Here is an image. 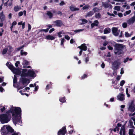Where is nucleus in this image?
<instances>
[{
	"mask_svg": "<svg viewBox=\"0 0 135 135\" xmlns=\"http://www.w3.org/2000/svg\"><path fill=\"white\" fill-rule=\"evenodd\" d=\"M70 9L72 11H78L79 9L78 8H76V7L72 5L70 7Z\"/></svg>",
	"mask_w": 135,
	"mask_h": 135,
	"instance_id": "nucleus-20",
	"label": "nucleus"
},
{
	"mask_svg": "<svg viewBox=\"0 0 135 135\" xmlns=\"http://www.w3.org/2000/svg\"><path fill=\"white\" fill-rule=\"evenodd\" d=\"M89 6V5L87 4L83 7L82 8L83 10L88 9Z\"/></svg>",
	"mask_w": 135,
	"mask_h": 135,
	"instance_id": "nucleus-36",
	"label": "nucleus"
},
{
	"mask_svg": "<svg viewBox=\"0 0 135 135\" xmlns=\"http://www.w3.org/2000/svg\"><path fill=\"white\" fill-rule=\"evenodd\" d=\"M128 110L131 112H133L135 111V108L134 102L132 101L129 103Z\"/></svg>",
	"mask_w": 135,
	"mask_h": 135,
	"instance_id": "nucleus-6",
	"label": "nucleus"
},
{
	"mask_svg": "<svg viewBox=\"0 0 135 135\" xmlns=\"http://www.w3.org/2000/svg\"><path fill=\"white\" fill-rule=\"evenodd\" d=\"M10 118L8 115L4 114L0 115V121L2 123H8L10 120Z\"/></svg>",
	"mask_w": 135,
	"mask_h": 135,
	"instance_id": "nucleus-4",
	"label": "nucleus"
},
{
	"mask_svg": "<svg viewBox=\"0 0 135 135\" xmlns=\"http://www.w3.org/2000/svg\"><path fill=\"white\" fill-rule=\"evenodd\" d=\"M112 31L113 35L116 36H118L120 32V30H118L117 28L115 27L112 28Z\"/></svg>",
	"mask_w": 135,
	"mask_h": 135,
	"instance_id": "nucleus-9",
	"label": "nucleus"
},
{
	"mask_svg": "<svg viewBox=\"0 0 135 135\" xmlns=\"http://www.w3.org/2000/svg\"><path fill=\"white\" fill-rule=\"evenodd\" d=\"M74 42V40L73 39H71L70 41V42L71 44H73Z\"/></svg>",
	"mask_w": 135,
	"mask_h": 135,
	"instance_id": "nucleus-61",
	"label": "nucleus"
},
{
	"mask_svg": "<svg viewBox=\"0 0 135 135\" xmlns=\"http://www.w3.org/2000/svg\"><path fill=\"white\" fill-rule=\"evenodd\" d=\"M107 13L108 15L109 16H112L114 17L115 16L113 14H111L108 12H107Z\"/></svg>",
	"mask_w": 135,
	"mask_h": 135,
	"instance_id": "nucleus-60",
	"label": "nucleus"
},
{
	"mask_svg": "<svg viewBox=\"0 0 135 135\" xmlns=\"http://www.w3.org/2000/svg\"><path fill=\"white\" fill-rule=\"evenodd\" d=\"M89 61V58L88 57H86L85 59V62L86 63L88 61Z\"/></svg>",
	"mask_w": 135,
	"mask_h": 135,
	"instance_id": "nucleus-55",
	"label": "nucleus"
},
{
	"mask_svg": "<svg viewBox=\"0 0 135 135\" xmlns=\"http://www.w3.org/2000/svg\"><path fill=\"white\" fill-rule=\"evenodd\" d=\"M6 65L14 74L16 75H21V78L20 79V85L21 86L17 87L18 90L23 88L29 83V81L27 79L23 78L22 77L29 76L31 77H35L36 76L35 71L32 69H30L28 71H27V70L26 69H23L21 71L18 69H16L9 62H7Z\"/></svg>",
	"mask_w": 135,
	"mask_h": 135,
	"instance_id": "nucleus-1",
	"label": "nucleus"
},
{
	"mask_svg": "<svg viewBox=\"0 0 135 135\" xmlns=\"http://www.w3.org/2000/svg\"><path fill=\"white\" fill-rule=\"evenodd\" d=\"M57 14L59 15L60 16H61L62 15V13L60 11H58L57 13Z\"/></svg>",
	"mask_w": 135,
	"mask_h": 135,
	"instance_id": "nucleus-62",
	"label": "nucleus"
},
{
	"mask_svg": "<svg viewBox=\"0 0 135 135\" xmlns=\"http://www.w3.org/2000/svg\"><path fill=\"white\" fill-rule=\"evenodd\" d=\"M84 30V29H80V30H76L74 31V32L75 33H77V32H81Z\"/></svg>",
	"mask_w": 135,
	"mask_h": 135,
	"instance_id": "nucleus-42",
	"label": "nucleus"
},
{
	"mask_svg": "<svg viewBox=\"0 0 135 135\" xmlns=\"http://www.w3.org/2000/svg\"><path fill=\"white\" fill-rule=\"evenodd\" d=\"M125 131L124 127H122L121 128L120 132V134L121 135H124Z\"/></svg>",
	"mask_w": 135,
	"mask_h": 135,
	"instance_id": "nucleus-21",
	"label": "nucleus"
},
{
	"mask_svg": "<svg viewBox=\"0 0 135 135\" xmlns=\"http://www.w3.org/2000/svg\"><path fill=\"white\" fill-rule=\"evenodd\" d=\"M129 45L130 47H132L134 46V44L130 42L129 43Z\"/></svg>",
	"mask_w": 135,
	"mask_h": 135,
	"instance_id": "nucleus-50",
	"label": "nucleus"
},
{
	"mask_svg": "<svg viewBox=\"0 0 135 135\" xmlns=\"http://www.w3.org/2000/svg\"><path fill=\"white\" fill-rule=\"evenodd\" d=\"M47 15L49 16L50 18H52L53 16L52 14L50 11L47 12Z\"/></svg>",
	"mask_w": 135,
	"mask_h": 135,
	"instance_id": "nucleus-27",
	"label": "nucleus"
},
{
	"mask_svg": "<svg viewBox=\"0 0 135 135\" xmlns=\"http://www.w3.org/2000/svg\"><path fill=\"white\" fill-rule=\"evenodd\" d=\"M55 29L54 28H51V29H50L49 31V32L50 33H52V32L53 31H54L55 30Z\"/></svg>",
	"mask_w": 135,
	"mask_h": 135,
	"instance_id": "nucleus-56",
	"label": "nucleus"
},
{
	"mask_svg": "<svg viewBox=\"0 0 135 135\" xmlns=\"http://www.w3.org/2000/svg\"><path fill=\"white\" fill-rule=\"evenodd\" d=\"M28 64V62L26 60H24L23 61L22 64L23 65H27Z\"/></svg>",
	"mask_w": 135,
	"mask_h": 135,
	"instance_id": "nucleus-33",
	"label": "nucleus"
},
{
	"mask_svg": "<svg viewBox=\"0 0 135 135\" xmlns=\"http://www.w3.org/2000/svg\"><path fill=\"white\" fill-rule=\"evenodd\" d=\"M20 64V62L19 61H17L15 63V65L16 67H17L18 65Z\"/></svg>",
	"mask_w": 135,
	"mask_h": 135,
	"instance_id": "nucleus-51",
	"label": "nucleus"
},
{
	"mask_svg": "<svg viewBox=\"0 0 135 135\" xmlns=\"http://www.w3.org/2000/svg\"><path fill=\"white\" fill-rule=\"evenodd\" d=\"M101 66L103 68H104L105 66V64L104 63H102L101 65Z\"/></svg>",
	"mask_w": 135,
	"mask_h": 135,
	"instance_id": "nucleus-63",
	"label": "nucleus"
},
{
	"mask_svg": "<svg viewBox=\"0 0 135 135\" xmlns=\"http://www.w3.org/2000/svg\"><path fill=\"white\" fill-rule=\"evenodd\" d=\"M108 43V42L107 41H105L103 44V46H106Z\"/></svg>",
	"mask_w": 135,
	"mask_h": 135,
	"instance_id": "nucleus-47",
	"label": "nucleus"
},
{
	"mask_svg": "<svg viewBox=\"0 0 135 135\" xmlns=\"http://www.w3.org/2000/svg\"><path fill=\"white\" fill-rule=\"evenodd\" d=\"M59 101L60 102L62 103H64L65 102L66 100L65 97H63L60 99Z\"/></svg>",
	"mask_w": 135,
	"mask_h": 135,
	"instance_id": "nucleus-29",
	"label": "nucleus"
},
{
	"mask_svg": "<svg viewBox=\"0 0 135 135\" xmlns=\"http://www.w3.org/2000/svg\"><path fill=\"white\" fill-rule=\"evenodd\" d=\"M111 30L109 28H105L104 30V33L105 34H107L110 32Z\"/></svg>",
	"mask_w": 135,
	"mask_h": 135,
	"instance_id": "nucleus-22",
	"label": "nucleus"
},
{
	"mask_svg": "<svg viewBox=\"0 0 135 135\" xmlns=\"http://www.w3.org/2000/svg\"><path fill=\"white\" fill-rule=\"evenodd\" d=\"M16 24H17V22H16V21H14L13 22V23H12V26L10 27L11 31H12V28L13 27V26L16 25Z\"/></svg>",
	"mask_w": 135,
	"mask_h": 135,
	"instance_id": "nucleus-28",
	"label": "nucleus"
},
{
	"mask_svg": "<svg viewBox=\"0 0 135 135\" xmlns=\"http://www.w3.org/2000/svg\"><path fill=\"white\" fill-rule=\"evenodd\" d=\"M99 9L98 8H95L93 9L92 11H93V12H94V13L95 12H97L99 11Z\"/></svg>",
	"mask_w": 135,
	"mask_h": 135,
	"instance_id": "nucleus-40",
	"label": "nucleus"
},
{
	"mask_svg": "<svg viewBox=\"0 0 135 135\" xmlns=\"http://www.w3.org/2000/svg\"><path fill=\"white\" fill-rule=\"evenodd\" d=\"M101 15L99 13H96L95 15V18L97 19H99L101 17Z\"/></svg>",
	"mask_w": 135,
	"mask_h": 135,
	"instance_id": "nucleus-26",
	"label": "nucleus"
},
{
	"mask_svg": "<svg viewBox=\"0 0 135 135\" xmlns=\"http://www.w3.org/2000/svg\"><path fill=\"white\" fill-rule=\"evenodd\" d=\"M129 60V58L128 57L126 59H124V62L126 63Z\"/></svg>",
	"mask_w": 135,
	"mask_h": 135,
	"instance_id": "nucleus-59",
	"label": "nucleus"
},
{
	"mask_svg": "<svg viewBox=\"0 0 135 135\" xmlns=\"http://www.w3.org/2000/svg\"><path fill=\"white\" fill-rule=\"evenodd\" d=\"M21 55H27V53L25 52H23V50H22L21 51Z\"/></svg>",
	"mask_w": 135,
	"mask_h": 135,
	"instance_id": "nucleus-38",
	"label": "nucleus"
},
{
	"mask_svg": "<svg viewBox=\"0 0 135 135\" xmlns=\"http://www.w3.org/2000/svg\"><path fill=\"white\" fill-rule=\"evenodd\" d=\"M20 9V8L18 6H15L14 8V10L15 12H17L19 11Z\"/></svg>",
	"mask_w": 135,
	"mask_h": 135,
	"instance_id": "nucleus-31",
	"label": "nucleus"
},
{
	"mask_svg": "<svg viewBox=\"0 0 135 135\" xmlns=\"http://www.w3.org/2000/svg\"><path fill=\"white\" fill-rule=\"evenodd\" d=\"M2 130H4L6 132V131L8 132H12L13 131V130L12 128L9 126L8 125H4L1 128Z\"/></svg>",
	"mask_w": 135,
	"mask_h": 135,
	"instance_id": "nucleus-5",
	"label": "nucleus"
},
{
	"mask_svg": "<svg viewBox=\"0 0 135 135\" xmlns=\"http://www.w3.org/2000/svg\"><path fill=\"white\" fill-rule=\"evenodd\" d=\"M28 30L29 31L31 30V25L29 24H28Z\"/></svg>",
	"mask_w": 135,
	"mask_h": 135,
	"instance_id": "nucleus-58",
	"label": "nucleus"
},
{
	"mask_svg": "<svg viewBox=\"0 0 135 135\" xmlns=\"http://www.w3.org/2000/svg\"><path fill=\"white\" fill-rule=\"evenodd\" d=\"M134 16L130 18H129L127 22V23L129 25L133 24L135 22V11L134 12Z\"/></svg>",
	"mask_w": 135,
	"mask_h": 135,
	"instance_id": "nucleus-8",
	"label": "nucleus"
},
{
	"mask_svg": "<svg viewBox=\"0 0 135 135\" xmlns=\"http://www.w3.org/2000/svg\"><path fill=\"white\" fill-rule=\"evenodd\" d=\"M7 51V49H5L3 50L2 52V54L3 55L4 54H6Z\"/></svg>",
	"mask_w": 135,
	"mask_h": 135,
	"instance_id": "nucleus-41",
	"label": "nucleus"
},
{
	"mask_svg": "<svg viewBox=\"0 0 135 135\" xmlns=\"http://www.w3.org/2000/svg\"><path fill=\"white\" fill-rule=\"evenodd\" d=\"M133 33V32H132L131 33H129L127 31H126L124 33V36L126 37H131Z\"/></svg>",
	"mask_w": 135,
	"mask_h": 135,
	"instance_id": "nucleus-18",
	"label": "nucleus"
},
{
	"mask_svg": "<svg viewBox=\"0 0 135 135\" xmlns=\"http://www.w3.org/2000/svg\"><path fill=\"white\" fill-rule=\"evenodd\" d=\"M121 109V110L122 111H123V110L122 109V108H124L125 107V105H122L120 106Z\"/></svg>",
	"mask_w": 135,
	"mask_h": 135,
	"instance_id": "nucleus-53",
	"label": "nucleus"
},
{
	"mask_svg": "<svg viewBox=\"0 0 135 135\" xmlns=\"http://www.w3.org/2000/svg\"><path fill=\"white\" fill-rule=\"evenodd\" d=\"M108 48L109 50H113V47L110 45L108 46Z\"/></svg>",
	"mask_w": 135,
	"mask_h": 135,
	"instance_id": "nucleus-46",
	"label": "nucleus"
},
{
	"mask_svg": "<svg viewBox=\"0 0 135 135\" xmlns=\"http://www.w3.org/2000/svg\"><path fill=\"white\" fill-rule=\"evenodd\" d=\"M94 13V12L93 11H91L87 13L86 14L85 16V17L86 18L88 17H90Z\"/></svg>",
	"mask_w": 135,
	"mask_h": 135,
	"instance_id": "nucleus-17",
	"label": "nucleus"
},
{
	"mask_svg": "<svg viewBox=\"0 0 135 135\" xmlns=\"http://www.w3.org/2000/svg\"><path fill=\"white\" fill-rule=\"evenodd\" d=\"M79 21H81L82 22L80 23V25H83L87 23L88 21L85 19H82L79 20Z\"/></svg>",
	"mask_w": 135,
	"mask_h": 135,
	"instance_id": "nucleus-25",
	"label": "nucleus"
},
{
	"mask_svg": "<svg viewBox=\"0 0 135 135\" xmlns=\"http://www.w3.org/2000/svg\"><path fill=\"white\" fill-rule=\"evenodd\" d=\"M87 77V75L86 74H84L81 77V78L82 79H84L85 78H86Z\"/></svg>",
	"mask_w": 135,
	"mask_h": 135,
	"instance_id": "nucleus-52",
	"label": "nucleus"
},
{
	"mask_svg": "<svg viewBox=\"0 0 135 135\" xmlns=\"http://www.w3.org/2000/svg\"><path fill=\"white\" fill-rule=\"evenodd\" d=\"M112 44L114 47V53L116 55H119L123 53V50H126V47L125 45L122 44H117L114 42Z\"/></svg>",
	"mask_w": 135,
	"mask_h": 135,
	"instance_id": "nucleus-3",
	"label": "nucleus"
},
{
	"mask_svg": "<svg viewBox=\"0 0 135 135\" xmlns=\"http://www.w3.org/2000/svg\"><path fill=\"white\" fill-rule=\"evenodd\" d=\"M117 99L120 101H122L124 100V95L122 94H119L117 96Z\"/></svg>",
	"mask_w": 135,
	"mask_h": 135,
	"instance_id": "nucleus-12",
	"label": "nucleus"
},
{
	"mask_svg": "<svg viewBox=\"0 0 135 135\" xmlns=\"http://www.w3.org/2000/svg\"><path fill=\"white\" fill-rule=\"evenodd\" d=\"M57 35L59 37H61L62 36V35L65 34V32L63 30H62L57 33Z\"/></svg>",
	"mask_w": 135,
	"mask_h": 135,
	"instance_id": "nucleus-19",
	"label": "nucleus"
},
{
	"mask_svg": "<svg viewBox=\"0 0 135 135\" xmlns=\"http://www.w3.org/2000/svg\"><path fill=\"white\" fill-rule=\"evenodd\" d=\"M49 29V28H47L46 29H42L41 30V31H43L45 32H47L48 31Z\"/></svg>",
	"mask_w": 135,
	"mask_h": 135,
	"instance_id": "nucleus-49",
	"label": "nucleus"
},
{
	"mask_svg": "<svg viewBox=\"0 0 135 135\" xmlns=\"http://www.w3.org/2000/svg\"><path fill=\"white\" fill-rule=\"evenodd\" d=\"M17 78L16 76V75H15L14 76V78H13V82L14 84L16 83L17 82Z\"/></svg>",
	"mask_w": 135,
	"mask_h": 135,
	"instance_id": "nucleus-35",
	"label": "nucleus"
},
{
	"mask_svg": "<svg viewBox=\"0 0 135 135\" xmlns=\"http://www.w3.org/2000/svg\"><path fill=\"white\" fill-rule=\"evenodd\" d=\"M55 25L58 26L60 27L62 26V23L61 21L60 20H57L53 22Z\"/></svg>",
	"mask_w": 135,
	"mask_h": 135,
	"instance_id": "nucleus-11",
	"label": "nucleus"
},
{
	"mask_svg": "<svg viewBox=\"0 0 135 135\" xmlns=\"http://www.w3.org/2000/svg\"><path fill=\"white\" fill-rule=\"evenodd\" d=\"M45 38L47 40H52L55 39V37L51 35H48L45 36Z\"/></svg>",
	"mask_w": 135,
	"mask_h": 135,
	"instance_id": "nucleus-13",
	"label": "nucleus"
},
{
	"mask_svg": "<svg viewBox=\"0 0 135 135\" xmlns=\"http://www.w3.org/2000/svg\"><path fill=\"white\" fill-rule=\"evenodd\" d=\"M9 112H11L12 114L13 122L15 124H16L18 122H21L20 114L21 110L20 108L12 106L9 110Z\"/></svg>",
	"mask_w": 135,
	"mask_h": 135,
	"instance_id": "nucleus-2",
	"label": "nucleus"
},
{
	"mask_svg": "<svg viewBox=\"0 0 135 135\" xmlns=\"http://www.w3.org/2000/svg\"><path fill=\"white\" fill-rule=\"evenodd\" d=\"M125 83V81L122 80L120 81V85L121 86H122Z\"/></svg>",
	"mask_w": 135,
	"mask_h": 135,
	"instance_id": "nucleus-37",
	"label": "nucleus"
},
{
	"mask_svg": "<svg viewBox=\"0 0 135 135\" xmlns=\"http://www.w3.org/2000/svg\"><path fill=\"white\" fill-rule=\"evenodd\" d=\"M126 92L127 95L128 97H129L130 96V95L128 93V88H127L126 89Z\"/></svg>",
	"mask_w": 135,
	"mask_h": 135,
	"instance_id": "nucleus-44",
	"label": "nucleus"
},
{
	"mask_svg": "<svg viewBox=\"0 0 135 135\" xmlns=\"http://www.w3.org/2000/svg\"><path fill=\"white\" fill-rule=\"evenodd\" d=\"M122 25L124 28H126L127 26V23L126 22H124L122 24Z\"/></svg>",
	"mask_w": 135,
	"mask_h": 135,
	"instance_id": "nucleus-39",
	"label": "nucleus"
},
{
	"mask_svg": "<svg viewBox=\"0 0 135 135\" xmlns=\"http://www.w3.org/2000/svg\"><path fill=\"white\" fill-rule=\"evenodd\" d=\"M134 127L133 126L132 127V128L129 129V135H134L133 134V132L134 131Z\"/></svg>",
	"mask_w": 135,
	"mask_h": 135,
	"instance_id": "nucleus-23",
	"label": "nucleus"
},
{
	"mask_svg": "<svg viewBox=\"0 0 135 135\" xmlns=\"http://www.w3.org/2000/svg\"><path fill=\"white\" fill-rule=\"evenodd\" d=\"M66 132V131L65 127H63L57 133V135H65Z\"/></svg>",
	"mask_w": 135,
	"mask_h": 135,
	"instance_id": "nucleus-10",
	"label": "nucleus"
},
{
	"mask_svg": "<svg viewBox=\"0 0 135 135\" xmlns=\"http://www.w3.org/2000/svg\"><path fill=\"white\" fill-rule=\"evenodd\" d=\"M114 9L115 10L119 11L120 10V7L119 6H115L114 7Z\"/></svg>",
	"mask_w": 135,
	"mask_h": 135,
	"instance_id": "nucleus-34",
	"label": "nucleus"
},
{
	"mask_svg": "<svg viewBox=\"0 0 135 135\" xmlns=\"http://www.w3.org/2000/svg\"><path fill=\"white\" fill-rule=\"evenodd\" d=\"M120 78H121V76H118L116 78V79L118 81L120 79Z\"/></svg>",
	"mask_w": 135,
	"mask_h": 135,
	"instance_id": "nucleus-64",
	"label": "nucleus"
},
{
	"mask_svg": "<svg viewBox=\"0 0 135 135\" xmlns=\"http://www.w3.org/2000/svg\"><path fill=\"white\" fill-rule=\"evenodd\" d=\"M65 4V3L64 1H61L59 4V5L60 6H62Z\"/></svg>",
	"mask_w": 135,
	"mask_h": 135,
	"instance_id": "nucleus-43",
	"label": "nucleus"
},
{
	"mask_svg": "<svg viewBox=\"0 0 135 135\" xmlns=\"http://www.w3.org/2000/svg\"><path fill=\"white\" fill-rule=\"evenodd\" d=\"M78 48L81 50H83L84 51H86L87 50V47L86 45L84 44H82L80 46H79Z\"/></svg>",
	"mask_w": 135,
	"mask_h": 135,
	"instance_id": "nucleus-14",
	"label": "nucleus"
},
{
	"mask_svg": "<svg viewBox=\"0 0 135 135\" xmlns=\"http://www.w3.org/2000/svg\"><path fill=\"white\" fill-rule=\"evenodd\" d=\"M61 45L64 46V43L65 41V40L64 39V38H61Z\"/></svg>",
	"mask_w": 135,
	"mask_h": 135,
	"instance_id": "nucleus-32",
	"label": "nucleus"
},
{
	"mask_svg": "<svg viewBox=\"0 0 135 135\" xmlns=\"http://www.w3.org/2000/svg\"><path fill=\"white\" fill-rule=\"evenodd\" d=\"M124 73V71L123 68H122L121 69L120 74H123Z\"/></svg>",
	"mask_w": 135,
	"mask_h": 135,
	"instance_id": "nucleus-48",
	"label": "nucleus"
},
{
	"mask_svg": "<svg viewBox=\"0 0 135 135\" xmlns=\"http://www.w3.org/2000/svg\"><path fill=\"white\" fill-rule=\"evenodd\" d=\"M120 62L119 61H115L113 64L112 68L114 70L117 69L118 68V66L120 65Z\"/></svg>",
	"mask_w": 135,
	"mask_h": 135,
	"instance_id": "nucleus-7",
	"label": "nucleus"
},
{
	"mask_svg": "<svg viewBox=\"0 0 135 135\" xmlns=\"http://www.w3.org/2000/svg\"><path fill=\"white\" fill-rule=\"evenodd\" d=\"M2 31H1L0 32V36H2V34H3V32L4 31L3 29L2 28L1 29Z\"/></svg>",
	"mask_w": 135,
	"mask_h": 135,
	"instance_id": "nucleus-57",
	"label": "nucleus"
},
{
	"mask_svg": "<svg viewBox=\"0 0 135 135\" xmlns=\"http://www.w3.org/2000/svg\"><path fill=\"white\" fill-rule=\"evenodd\" d=\"M99 24V22L97 20H95L93 23L91 24V28H93L95 26H97Z\"/></svg>",
	"mask_w": 135,
	"mask_h": 135,
	"instance_id": "nucleus-16",
	"label": "nucleus"
},
{
	"mask_svg": "<svg viewBox=\"0 0 135 135\" xmlns=\"http://www.w3.org/2000/svg\"><path fill=\"white\" fill-rule=\"evenodd\" d=\"M102 5L105 8H107L111 6L110 4H109L104 2H102Z\"/></svg>",
	"mask_w": 135,
	"mask_h": 135,
	"instance_id": "nucleus-24",
	"label": "nucleus"
},
{
	"mask_svg": "<svg viewBox=\"0 0 135 135\" xmlns=\"http://www.w3.org/2000/svg\"><path fill=\"white\" fill-rule=\"evenodd\" d=\"M131 12V10H129L128 11H126L124 14V16H126V15L129 14Z\"/></svg>",
	"mask_w": 135,
	"mask_h": 135,
	"instance_id": "nucleus-30",
	"label": "nucleus"
},
{
	"mask_svg": "<svg viewBox=\"0 0 135 135\" xmlns=\"http://www.w3.org/2000/svg\"><path fill=\"white\" fill-rule=\"evenodd\" d=\"M65 38L68 40H69L70 39V37L68 35H66L65 36Z\"/></svg>",
	"mask_w": 135,
	"mask_h": 135,
	"instance_id": "nucleus-45",
	"label": "nucleus"
},
{
	"mask_svg": "<svg viewBox=\"0 0 135 135\" xmlns=\"http://www.w3.org/2000/svg\"><path fill=\"white\" fill-rule=\"evenodd\" d=\"M5 19V15L3 14V11H2L0 13V20L2 21H4Z\"/></svg>",
	"mask_w": 135,
	"mask_h": 135,
	"instance_id": "nucleus-15",
	"label": "nucleus"
},
{
	"mask_svg": "<svg viewBox=\"0 0 135 135\" xmlns=\"http://www.w3.org/2000/svg\"><path fill=\"white\" fill-rule=\"evenodd\" d=\"M23 14V12H20L18 13V16H21Z\"/></svg>",
	"mask_w": 135,
	"mask_h": 135,
	"instance_id": "nucleus-54",
	"label": "nucleus"
}]
</instances>
